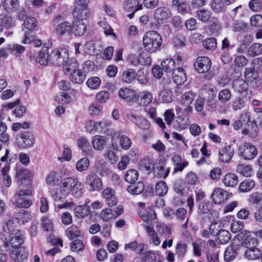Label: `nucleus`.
Instances as JSON below:
<instances>
[{"mask_svg": "<svg viewBox=\"0 0 262 262\" xmlns=\"http://www.w3.org/2000/svg\"><path fill=\"white\" fill-rule=\"evenodd\" d=\"M128 192L132 194L137 195L143 192L144 190V185L142 182H138L128 186L127 189Z\"/></svg>", "mask_w": 262, "mask_h": 262, "instance_id": "obj_37", "label": "nucleus"}, {"mask_svg": "<svg viewBox=\"0 0 262 262\" xmlns=\"http://www.w3.org/2000/svg\"><path fill=\"white\" fill-rule=\"evenodd\" d=\"M4 114L0 112V141L3 143L8 144L9 142V136L6 133L7 126L3 122L4 120Z\"/></svg>", "mask_w": 262, "mask_h": 262, "instance_id": "obj_27", "label": "nucleus"}, {"mask_svg": "<svg viewBox=\"0 0 262 262\" xmlns=\"http://www.w3.org/2000/svg\"><path fill=\"white\" fill-rule=\"evenodd\" d=\"M89 164L90 162L88 158H83L77 162L76 168L78 171H83L88 168Z\"/></svg>", "mask_w": 262, "mask_h": 262, "instance_id": "obj_59", "label": "nucleus"}, {"mask_svg": "<svg viewBox=\"0 0 262 262\" xmlns=\"http://www.w3.org/2000/svg\"><path fill=\"white\" fill-rule=\"evenodd\" d=\"M203 44L204 47L208 50L214 51L217 47L216 40L214 37L206 38Z\"/></svg>", "mask_w": 262, "mask_h": 262, "instance_id": "obj_54", "label": "nucleus"}, {"mask_svg": "<svg viewBox=\"0 0 262 262\" xmlns=\"http://www.w3.org/2000/svg\"><path fill=\"white\" fill-rule=\"evenodd\" d=\"M119 97L127 102H134L139 100V95L132 89L123 88L118 92Z\"/></svg>", "mask_w": 262, "mask_h": 262, "instance_id": "obj_13", "label": "nucleus"}, {"mask_svg": "<svg viewBox=\"0 0 262 262\" xmlns=\"http://www.w3.org/2000/svg\"><path fill=\"white\" fill-rule=\"evenodd\" d=\"M139 173L136 169L128 170L124 176L126 182L129 183H134L138 179Z\"/></svg>", "mask_w": 262, "mask_h": 262, "instance_id": "obj_45", "label": "nucleus"}, {"mask_svg": "<svg viewBox=\"0 0 262 262\" xmlns=\"http://www.w3.org/2000/svg\"><path fill=\"white\" fill-rule=\"evenodd\" d=\"M170 16V10L165 7H158L154 13L155 19L159 24L164 23Z\"/></svg>", "mask_w": 262, "mask_h": 262, "instance_id": "obj_15", "label": "nucleus"}, {"mask_svg": "<svg viewBox=\"0 0 262 262\" xmlns=\"http://www.w3.org/2000/svg\"><path fill=\"white\" fill-rule=\"evenodd\" d=\"M74 211L75 216L81 219L88 216L89 214L92 215L93 213L91 212L90 207L86 204L76 206Z\"/></svg>", "mask_w": 262, "mask_h": 262, "instance_id": "obj_23", "label": "nucleus"}, {"mask_svg": "<svg viewBox=\"0 0 262 262\" xmlns=\"http://www.w3.org/2000/svg\"><path fill=\"white\" fill-rule=\"evenodd\" d=\"M196 17L203 23L207 22L211 17V12L205 9H200L196 12Z\"/></svg>", "mask_w": 262, "mask_h": 262, "instance_id": "obj_51", "label": "nucleus"}, {"mask_svg": "<svg viewBox=\"0 0 262 262\" xmlns=\"http://www.w3.org/2000/svg\"><path fill=\"white\" fill-rule=\"evenodd\" d=\"M32 176V173L27 169H20L16 171V177H21V183H23V181H27V185L30 184V179Z\"/></svg>", "mask_w": 262, "mask_h": 262, "instance_id": "obj_44", "label": "nucleus"}, {"mask_svg": "<svg viewBox=\"0 0 262 262\" xmlns=\"http://www.w3.org/2000/svg\"><path fill=\"white\" fill-rule=\"evenodd\" d=\"M4 6L8 12H15L16 10H19L20 7L18 0H5Z\"/></svg>", "mask_w": 262, "mask_h": 262, "instance_id": "obj_41", "label": "nucleus"}, {"mask_svg": "<svg viewBox=\"0 0 262 262\" xmlns=\"http://www.w3.org/2000/svg\"><path fill=\"white\" fill-rule=\"evenodd\" d=\"M143 259H145V260H150V262H162L161 255L159 253L152 251L146 252V255Z\"/></svg>", "mask_w": 262, "mask_h": 262, "instance_id": "obj_46", "label": "nucleus"}, {"mask_svg": "<svg viewBox=\"0 0 262 262\" xmlns=\"http://www.w3.org/2000/svg\"><path fill=\"white\" fill-rule=\"evenodd\" d=\"M258 72L253 68H247L244 72L245 79L249 82L253 81V79L257 78Z\"/></svg>", "mask_w": 262, "mask_h": 262, "instance_id": "obj_48", "label": "nucleus"}, {"mask_svg": "<svg viewBox=\"0 0 262 262\" xmlns=\"http://www.w3.org/2000/svg\"><path fill=\"white\" fill-rule=\"evenodd\" d=\"M249 54L251 56H256L262 53V44L255 43L251 46L248 49Z\"/></svg>", "mask_w": 262, "mask_h": 262, "instance_id": "obj_60", "label": "nucleus"}, {"mask_svg": "<svg viewBox=\"0 0 262 262\" xmlns=\"http://www.w3.org/2000/svg\"><path fill=\"white\" fill-rule=\"evenodd\" d=\"M213 208V204L208 200H204L199 205V210L203 214L209 212Z\"/></svg>", "mask_w": 262, "mask_h": 262, "instance_id": "obj_42", "label": "nucleus"}, {"mask_svg": "<svg viewBox=\"0 0 262 262\" xmlns=\"http://www.w3.org/2000/svg\"><path fill=\"white\" fill-rule=\"evenodd\" d=\"M195 94L191 91L186 92L181 100V104H191L193 102Z\"/></svg>", "mask_w": 262, "mask_h": 262, "instance_id": "obj_58", "label": "nucleus"}, {"mask_svg": "<svg viewBox=\"0 0 262 262\" xmlns=\"http://www.w3.org/2000/svg\"><path fill=\"white\" fill-rule=\"evenodd\" d=\"M238 182L237 176L233 173H228L226 174L224 178L223 183L226 186L234 187Z\"/></svg>", "mask_w": 262, "mask_h": 262, "instance_id": "obj_32", "label": "nucleus"}, {"mask_svg": "<svg viewBox=\"0 0 262 262\" xmlns=\"http://www.w3.org/2000/svg\"><path fill=\"white\" fill-rule=\"evenodd\" d=\"M228 196L229 193L227 191L222 188H217L214 190L211 197L215 204H220L227 200Z\"/></svg>", "mask_w": 262, "mask_h": 262, "instance_id": "obj_18", "label": "nucleus"}, {"mask_svg": "<svg viewBox=\"0 0 262 262\" xmlns=\"http://www.w3.org/2000/svg\"><path fill=\"white\" fill-rule=\"evenodd\" d=\"M159 100L164 103H170L172 101V92L168 90H162L159 94Z\"/></svg>", "mask_w": 262, "mask_h": 262, "instance_id": "obj_49", "label": "nucleus"}, {"mask_svg": "<svg viewBox=\"0 0 262 262\" xmlns=\"http://www.w3.org/2000/svg\"><path fill=\"white\" fill-rule=\"evenodd\" d=\"M70 80L74 83H81L85 79V74L81 72V70H76L73 73L69 75Z\"/></svg>", "mask_w": 262, "mask_h": 262, "instance_id": "obj_35", "label": "nucleus"}, {"mask_svg": "<svg viewBox=\"0 0 262 262\" xmlns=\"http://www.w3.org/2000/svg\"><path fill=\"white\" fill-rule=\"evenodd\" d=\"M136 72L133 69H127L122 74V80L126 83H130L136 79Z\"/></svg>", "mask_w": 262, "mask_h": 262, "instance_id": "obj_38", "label": "nucleus"}, {"mask_svg": "<svg viewBox=\"0 0 262 262\" xmlns=\"http://www.w3.org/2000/svg\"><path fill=\"white\" fill-rule=\"evenodd\" d=\"M77 144L78 147L84 152H88V151L90 150V144L85 137H80L77 140Z\"/></svg>", "mask_w": 262, "mask_h": 262, "instance_id": "obj_55", "label": "nucleus"}, {"mask_svg": "<svg viewBox=\"0 0 262 262\" xmlns=\"http://www.w3.org/2000/svg\"><path fill=\"white\" fill-rule=\"evenodd\" d=\"M24 27L30 31L34 30L37 27V22L35 18L29 17L26 18L24 22Z\"/></svg>", "mask_w": 262, "mask_h": 262, "instance_id": "obj_56", "label": "nucleus"}, {"mask_svg": "<svg viewBox=\"0 0 262 262\" xmlns=\"http://www.w3.org/2000/svg\"><path fill=\"white\" fill-rule=\"evenodd\" d=\"M72 30L76 36H81L83 35L86 31V26L81 20H76L74 21L72 25Z\"/></svg>", "mask_w": 262, "mask_h": 262, "instance_id": "obj_29", "label": "nucleus"}, {"mask_svg": "<svg viewBox=\"0 0 262 262\" xmlns=\"http://www.w3.org/2000/svg\"><path fill=\"white\" fill-rule=\"evenodd\" d=\"M30 61H35L41 66H47L50 64L49 50L47 48L42 49L38 54L37 57L29 56Z\"/></svg>", "mask_w": 262, "mask_h": 262, "instance_id": "obj_14", "label": "nucleus"}, {"mask_svg": "<svg viewBox=\"0 0 262 262\" xmlns=\"http://www.w3.org/2000/svg\"><path fill=\"white\" fill-rule=\"evenodd\" d=\"M106 204L109 207H113L118 203V199L115 195V191L112 188H106L102 193Z\"/></svg>", "mask_w": 262, "mask_h": 262, "instance_id": "obj_16", "label": "nucleus"}, {"mask_svg": "<svg viewBox=\"0 0 262 262\" xmlns=\"http://www.w3.org/2000/svg\"><path fill=\"white\" fill-rule=\"evenodd\" d=\"M244 121H246L245 128L242 130V134L248 135L251 138L255 137L258 133V128L256 123L254 121L250 120L248 114H245L242 116Z\"/></svg>", "mask_w": 262, "mask_h": 262, "instance_id": "obj_8", "label": "nucleus"}, {"mask_svg": "<svg viewBox=\"0 0 262 262\" xmlns=\"http://www.w3.org/2000/svg\"><path fill=\"white\" fill-rule=\"evenodd\" d=\"M60 191L64 196H67L72 192L73 196L78 199L82 195L83 185L78 181L77 178H67L61 181Z\"/></svg>", "mask_w": 262, "mask_h": 262, "instance_id": "obj_1", "label": "nucleus"}, {"mask_svg": "<svg viewBox=\"0 0 262 262\" xmlns=\"http://www.w3.org/2000/svg\"><path fill=\"white\" fill-rule=\"evenodd\" d=\"M15 26V21L12 17L8 14H0V26L8 29Z\"/></svg>", "mask_w": 262, "mask_h": 262, "instance_id": "obj_31", "label": "nucleus"}, {"mask_svg": "<svg viewBox=\"0 0 262 262\" xmlns=\"http://www.w3.org/2000/svg\"><path fill=\"white\" fill-rule=\"evenodd\" d=\"M170 75L173 82L177 85L182 84L186 80V74L182 68L175 69Z\"/></svg>", "mask_w": 262, "mask_h": 262, "instance_id": "obj_20", "label": "nucleus"}, {"mask_svg": "<svg viewBox=\"0 0 262 262\" xmlns=\"http://www.w3.org/2000/svg\"><path fill=\"white\" fill-rule=\"evenodd\" d=\"M234 154V149L229 145L223 147L219 152V159L223 162H229Z\"/></svg>", "mask_w": 262, "mask_h": 262, "instance_id": "obj_21", "label": "nucleus"}, {"mask_svg": "<svg viewBox=\"0 0 262 262\" xmlns=\"http://www.w3.org/2000/svg\"><path fill=\"white\" fill-rule=\"evenodd\" d=\"M86 184L90 187L91 192L99 191L102 189L101 179L95 173H91L86 178Z\"/></svg>", "mask_w": 262, "mask_h": 262, "instance_id": "obj_11", "label": "nucleus"}, {"mask_svg": "<svg viewBox=\"0 0 262 262\" xmlns=\"http://www.w3.org/2000/svg\"><path fill=\"white\" fill-rule=\"evenodd\" d=\"M123 8L125 12H130L127 14V17L132 19L137 11L143 9V6L138 0H125L123 4Z\"/></svg>", "mask_w": 262, "mask_h": 262, "instance_id": "obj_9", "label": "nucleus"}, {"mask_svg": "<svg viewBox=\"0 0 262 262\" xmlns=\"http://www.w3.org/2000/svg\"><path fill=\"white\" fill-rule=\"evenodd\" d=\"M15 217L18 221V222L24 224L31 219V215L28 211L21 210L16 213Z\"/></svg>", "mask_w": 262, "mask_h": 262, "instance_id": "obj_43", "label": "nucleus"}, {"mask_svg": "<svg viewBox=\"0 0 262 262\" xmlns=\"http://www.w3.org/2000/svg\"><path fill=\"white\" fill-rule=\"evenodd\" d=\"M73 16L77 20L83 21L86 19L90 15V12L89 8L87 7H74L73 12Z\"/></svg>", "mask_w": 262, "mask_h": 262, "instance_id": "obj_25", "label": "nucleus"}, {"mask_svg": "<svg viewBox=\"0 0 262 262\" xmlns=\"http://www.w3.org/2000/svg\"><path fill=\"white\" fill-rule=\"evenodd\" d=\"M31 194L32 191L30 189L20 190L17 194L18 198L16 201L17 207L26 208L29 207L32 204V201L29 198Z\"/></svg>", "mask_w": 262, "mask_h": 262, "instance_id": "obj_7", "label": "nucleus"}, {"mask_svg": "<svg viewBox=\"0 0 262 262\" xmlns=\"http://www.w3.org/2000/svg\"><path fill=\"white\" fill-rule=\"evenodd\" d=\"M101 217L104 222H108L115 217L114 212L110 208L103 209L101 213Z\"/></svg>", "mask_w": 262, "mask_h": 262, "instance_id": "obj_61", "label": "nucleus"}, {"mask_svg": "<svg viewBox=\"0 0 262 262\" xmlns=\"http://www.w3.org/2000/svg\"><path fill=\"white\" fill-rule=\"evenodd\" d=\"M101 82L99 77H92L88 79L86 84L91 89H96L100 86Z\"/></svg>", "mask_w": 262, "mask_h": 262, "instance_id": "obj_62", "label": "nucleus"}, {"mask_svg": "<svg viewBox=\"0 0 262 262\" xmlns=\"http://www.w3.org/2000/svg\"><path fill=\"white\" fill-rule=\"evenodd\" d=\"M238 239L241 241L242 245H245L247 249L257 247V240L251 236L250 233L247 231H242L237 235Z\"/></svg>", "mask_w": 262, "mask_h": 262, "instance_id": "obj_12", "label": "nucleus"}, {"mask_svg": "<svg viewBox=\"0 0 262 262\" xmlns=\"http://www.w3.org/2000/svg\"><path fill=\"white\" fill-rule=\"evenodd\" d=\"M211 61L207 56L198 57L194 63L195 70L199 73H204L207 72L210 69Z\"/></svg>", "mask_w": 262, "mask_h": 262, "instance_id": "obj_10", "label": "nucleus"}, {"mask_svg": "<svg viewBox=\"0 0 262 262\" xmlns=\"http://www.w3.org/2000/svg\"><path fill=\"white\" fill-rule=\"evenodd\" d=\"M28 256V253L24 247L15 248L11 252V257L15 262H24Z\"/></svg>", "mask_w": 262, "mask_h": 262, "instance_id": "obj_19", "label": "nucleus"}, {"mask_svg": "<svg viewBox=\"0 0 262 262\" xmlns=\"http://www.w3.org/2000/svg\"><path fill=\"white\" fill-rule=\"evenodd\" d=\"M154 173L155 177L158 178H166L169 173V168L165 169L164 166L159 164L156 168H154Z\"/></svg>", "mask_w": 262, "mask_h": 262, "instance_id": "obj_40", "label": "nucleus"}, {"mask_svg": "<svg viewBox=\"0 0 262 262\" xmlns=\"http://www.w3.org/2000/svg\"><path fill=\"white\" fill-rule=\"evenodd\" d=\"M248 201L253 204H259L262 202V193L259 192H253L249 195Z\"/></svg>", "mask_w": 262, "mask_h": 262, "instance_id": "obj_63", "label": "nucleus"}, {"mask_svg": "<svg viewBox=\"0 0 262 262\" xmlns=\"http://www.w3.org/2000/svg\"><path fill=\"white\" fill-rule=\"evenodd\" d=\"M255 185L254 181L247 179L240 183L238 189L242 192H247L251 190L255 186Z\"/></svg>", "mask_w": 262, "mask_h": 262, "instance_id": "obj_36", "label": "nucleus"}, {"mask_svg": "<svg viewBox=\"0 0 262 262\" xmlns=\"http://www.w3.org/2000/svg\"><path fill=\"white\" fill-rule=\"evenodd\" d=\"M246 258L249 260L258 259L261 257L262 252L256 247L246 249L244 252Z\"/></svg>", "mask_w": 262, "mask_h": 262, "instance_id": "obj_28", "label": "nucleus"}, {"mask_svg": "<svg viewBox=\"0 0 262 262\" xmlns=\"http://www.w3.org/2000/svg\"><path fill=\"white\" fill-rule=\"evenodd\" d=\"M3 231L9 234V236L11 234H15V232L19 229L16 227V225L13 220H9L4 223L3 226Z\"/></svg>", "mask_w": 262, "mask_h": 262, "instance_id": "obj_39", "label": "nucleus"}, {"mask_svg": "<svg viewBox=\"0 0 262 262\" xmlns=\"http://www.w3.org/2000/svg\"><path fill=\"white\" fill-rule=\"evenodd\" d=\"M140 83L145 84L148 82V77L147 76V71L146 70L140 69L137 72H136V79Z\"/></svg>", "mask_w": 262, "mask_h": 262, "instance_id": "obj_47", "label": "nucleus"}, {"mask_svg": "<svg viewBox=\"0 0 262 262\" xmlns=\"http://www.w3.org/2000/svg\"><path fill=\"white\" fill-rule=\"evenodd\" d=\"M231 97V93L229 90L227 89L221 91L219 94V100L222 102L228 101Z\"/></svg>", "mask_w": 262, "mask_h": 262, "instance_id": "obj_64", "label": "nucleus"}, {"mask_svg": "<svg viewBox=\"0 0 262 262\" xmlns=\"http://www.w3.org/2000/svg\"><path fill=\"white\" fill-rule=\"evenodd\" d=\"M173 189L177 193L182 196L186 195L188 191V188L182 180H178L174 183Z\"/></svg>", "mask_w": 262, "mask_h": 262, "instance_id": "obj_34", "label": "nucleus"}, {"mask_svg": "<svg viewBox=\"0 0 262 262\" xmlns=\"http://www.w3.org/2000/svg\"><path fill=\"white\" fill-rule=\"evenodd\" d=\"M238 249L239 246L237 245H231L226 248L224 252V260L227 262L233 261L237 254V251Z\"/></svg>", "mask_w": 262, "mask_h": 262, "instance_id": "obj_24", "label": "nucleus"}, {"mask_svg": "<svg viewBox=\"0 0 262 262\" xmlns=\"http://www.w3.org/2000/svg\"><path fill=\"white\" fill-rule=\"evenodd\" d=\"M139 99L140 98L141 101L140 102V105H147L150 103L152 99V96L150 93L147 92H144L141 94L140 96L139 95Z\"/></svg>", "mask_w": 262, "mask_h": 262, "instance_id": "obj_57", "label": "nucleus"}, {"mask_svg": "<svg viewBox=\"0 0 262 262\" xmlns=\"http://www.w3.org/2000/svg\"><path fill=\"white\" fill-rule=\"evenodd\" d=\"M63 71L66 75H70L78 69V63L76 59L74 58H69V53L68 58L64 60L63 64H61Z\"/></svg>", "mask_w": 262, "mask_h": 262, "instance_id": "obj_17", "label": "nucleus"}, {"mask_svg": "<svg viewBox=\"0 0 262 262\" xmlns=\"http://www.w3.org/2000/svg\"><path fill=\"white\" fill-rule=\"evenodd\" d=\"M15 234L9 235V243L11 246L15 248L21 247L24 242V235L20 230L15 232Z\"/></svg>", "mask_w": 262, "mask_h": 262, "instance_id": "obj_22", "label": "nucleus"}, {"mask_svg": "<svg viewBox=\"0 0 262 262\" xmlns=\"http://www.w3.org/2000/svg\"><path fill=\"white\" fill-rule=\"evenodd\" d=\"M57 19L58 18L53 20L55 33L60 37L69 36L72 32V25L68 21H62L56 25Z\"/></svg>", "mask_w": 262, "mask_h": 262, "instance_id": "obj_6", "label": "nucleus"}, {"mask_svg": "<svg viewBox=\"0 0 262 262\" xmlns=\"http://www.w3.org/2000/svg\"><path fill=\"white\" fill-rule=\"evenodd\" d=\"M19 147L28 148L33 146L35 142L34 135L30 132H24L19 135L16 139Z\"/></svg>", "mask_w": 262, "mask_h": 262, "instance_id": "obj_4", "label": "nucleus"}, {"mask_svg": "<svg viewBox=\"0 0 262 262\" xmlns=\"http://www.w3.org/2000/svg\"><path fill=\"white\" fill-rule=\"evenodd\" d=\"M238 172L245 177H250L252 171V167L250 165L239 164L236 168Z\"/></svg>", "mask_w": 262, "mask_h": 262, "instance_id": "obj_53", "label": "nucleus"}, {"mask_svg": "<svg viewBox=\"0 0 262 262\" xmlns=\"http://www.w3.org/2000/svg\"><path fill=\"white\" fill-rule=\"evenodd\" d=\"M231 239V234L230 232L224 229H221L217 230L216 237L215 238V242L220 245L226 244L229 242Z\"/></svg>", "mask_w": 262, "mask_h": 262, "instance_id": "obj_26", "label": "nucleus"}, {"mask_svg": "<svg viewBox=\"0 0 262 262\" xmlns=\"http://www.w3.org/2000/svg\"><path fill=\"white\" fill-rule=\"evenodd\" d=\"M161 66L165 73L170 74L174 70L175 61L171 58H167L161 62Z\"/></svg>", "mask_w": 262, "mask_h": 262, "instance_id": "obj_33", "label": "nucleus"}, {"mask_svg": "<svg viewBox=\"0 0 262 262\" xmlns=\"http://www.w3.org/2000/svg\"><path fill=\"white\" fill-rule=\"evenodd\" d=\"M92 143L93 147L97 150H102L105 144V139L102 136H96L92 140Z\"/></svg>", "mask_w": 262, "mask_h": 262, "instance_id": "obj_50", "label": "nucleus"}, {"mask_svg": "<svg viewBox=\"0 0 262 262\" xmlns=\"http://www.w3.org/2000/svg\"><path fill=\"white\" fill-rule=\"evenodd\" d=\"M162 41L161 36L155 31L147 32L143 39L145 50L150 53L157 51L161 47Z\"/></svg>", "mask_w": 262, "mask_h": 262, "instance_id": "obj_2", "label": "nucleus"}, {"mask_svg": "<svg viewBox=\"0 0 262 262\" xmlns=\"http://www.w3.org/2000/svg\"><path fill=\"white\" fill-rule=\"evenodd\" d=\"M157 194L162 196L166 194L168 191V187L165 182L160 181L157 183L155 186Z\"/></svg>", "mask_w": 262, "mask_h": 262, "instance_id": "obj_52", "label": "nucleus"}, {"mask_svg": "<svg viewBox=\"0 0 262 262\" xmlns=\"http://www.w3.org/2000/svg\"><path fill=\"white\" fill-rule=\"evenodd\" d=\"M232 86L234 91L239 93L246 92L248 89V84L243 79H235L233 81Z\"/></svg>", "mask_w": 262, "mask_h": 262, "instance_id": "obj_30", "label": "nucleus"}, {"mask_svg": "<svg viewBox=\"0 0 262 262\" xmlns=\"http://www.w3.org/2000/svg\"><path fill=\"white\" fill-rule=\"evenodd\" d=\"M257 154L256 147L250 143H246L238 148V155L245 160H250L254 159Z\"/></svg>", "mask_w": 262, "mask_h": 262, "instance_id": "obj_5", "label": "nucleus"}, {"mask_svg": "<svg viewBox=\"0 0 262 262\" xmlns=\"http://www.w3.org/2000/svg\"><path fill=\"white\" fill-rule=\"evenodd\" d=\"M68 51L63 48L49 50L50 64L61 66L68 58Z\"/></svg>", "mask_w": 262, "mask_h": 262, "instance_id": "obj_3", "label": "nucleus"}]
</instances>
